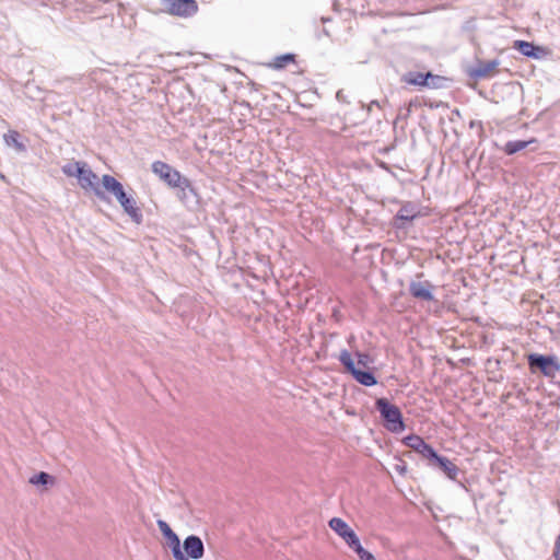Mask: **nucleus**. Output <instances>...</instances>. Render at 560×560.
<instances>
[{"label": "nucleus", "instance_id": "nucleus-1", "mask_svg": "<svg viewBox=\"0 0 560 560\" xmlns=\"http://www.w3.org/2000/svg\"><path fill=\"white\" fill-rule=\"evenodd\" d=\"M158 526L165 537L175 560H199L203 557L205 546L200 537L190 535L180 545L178 536L165 521H158Z\"/></svg>", "mask_w": 560, "mask_h": 560}, {"label": "nucleus", "instance_id": "nucleus-2", "mask_svg": "<svg viewBox=\"0 0 560 560\" xmlns=\"http://www.w3.org/2000/svg\"><path fill=\"white\" fill-rule=\"evenodd\" d=\"M62 173L68 177H75L78 185L86 192L94 194L101 200H106L102 178L92 171L86 162L70 161L62 166Z\"/></svg>", "mask_w": 560, "mask_h": 560}, {"label": "nucleus", "instance_id": "nucleus-3", "mask_svg": "<svg viewBox=\"0 0 560 560\" xmlns=\"http://www.w3.org/2000/svg\"><path fill=\"white\" fill-rule=\"evenodd\" d=\"M152 172L172 188H180L182 190L191 188L190 180L165 162H153Z\"/></svg>", "mask_w": 560, "mask_h": 560}, {"label": "nucleus", "instance_id": "nucleus-4", "mask_svg": "<svg viewBox=\"0 0 560 560\" xmlns=\"http://www.w3.org/2000/svg\"><path fill=\"white\" fill-rule=\"evenodd\" d=\"M375 407L385 421V428L388 431L398 433L405 430L402 415L397 406L390 404L386 398H378Z\"/></svg>", "mask_w": 560, "mask_h": 560}, {"label": "nucleus", "instance_id": "nucleus-5", "mask_svg": "<svg viewBox=\"0 0 560 560\" xmlns=\"http://www.w3.org/2000/svg\"><path fill=\"white\" fill-rule=\"evenodd\" d=\"M527 363L533 373L539 372L548 378H555L560 372V362L556 355L529 353Z\"/></svg>", "mask_w": 560, "mask_h": 560}, {"label": "nucleus", "instance_id": "nucleus-6", "mask_svg": "<svg viewBox=\"0 0 560 560\" xmlns=\"http://www.w3.org/2000/svg\"><path fill=\"white\" fill-rule=\"evenodd\" d=\"M161 5L163 12L184 19L194 16L199 10L196 0H161Z\"/></svg>", "mask_w": 560, "mask_h": 560}, {"label": "nucleus", "instance_id": "nucleus-7", "mask_svg": "<svg viewBox=\"0 0 560 560\" xmlns=\"http://www.w3.org/2000/svg\"><path fill=\"white\" fill-rule=\"evenodd\" d=\"M500 61L498 59L488 61L477 60L476 65L470 67L467 73L470 78L476 80L488 79L497 73Z\"/></svg>", "mask_w": 560, "mask_h": 560}, {"label": "nucleus", "instance_id": "nucleus-8", "mask_svg": "<svg viewBox=\"0 0 560 560\" xmlns=\"http://www.w3.org/2000/svg\"><path fill=\"white\" fill-rule=\"evenodd\" d=\"M102 186L105 190V195H113L119 205H122V202L129 197L125 191L122 184L109 174H104L102 176Z\"/></svg>", "mask_w": 560, "mask_h": 560}, {"label": "nucleus", "instance_id": "nucleus-9", "mask_svg": "<svg viewBox=\"0 0 560 560\" xmlns=\"http://www.w3.org/2000/svg\"><path fill=\"white\" fill-rule=\"evenodd\" d=\"M439 79L440 77L431 72L422 73L410 71L402 75L401 81L411 85L435 88Z\"/></svg>", "mask_w": 560, "mask_h": 560}, {"label": "nucleus", "instance_id": "nucleus-10", "mask_svg": "<svg viewBox=\"0 0 560 560\" xmlns=\"http://www.w3.org/2000/svg\"><path fill=\"white\" fill-rule=\"evenodd\" d=\"M420 211L418 207L412 202H405L397 214L394 217V226L397 229H405L407 222H411L418 218Z\"/></svg>", "mask_w": 560, "mask_h": 560}, {"label": "nucleus", "instance_id": "nucleus-11", "mask_svg": "<svg viewBox=\"0 0 560 560\" xmlns=\"http://www.w3.org/2000/svg\"><path fill=\"white\" fill-rule=\"evenodd\" d=\"M404 443L410 447L411 450L416 451L422 457L429 459L430 462L438 454L433 447L424 442L422 438L419 435H409L404 439Z\"/></svg>", "mask_w": 560, "mask_h": 560}, {"label": "nucleus", "instance_id": "nucleus-12", "mask_svg": "<svg viewBox=\"0 0 560 560\" xmlns=\"http://www.w3.org/2000/svg\"><path fill=\"white\" fill-rule=\"evenodd\" d=\"M434 285L430 281H411L409 284V293L422 301H433L432 290Z\"/></svg>", "mask_w": 560, "mask_h": 560}, {"label": "nucleus", "instance_id": "nucleus-13", "mask_svg": "<svg viewBox=\"0 0 560 560\" xmlns=\"http://www.w3.org/2000/svg\"><path fill=\"white\" fill-rule=\"evenodd\" d=\"M352 378H354L361 385L368 386V387L377 384V380H376L372 369L355 368L353 361H352Z\"/></svg>", "mask_w": 560, "mask_h": 560}, {"label": "nucleus", "instance_id": "nucleus-14", "mask_svg": "<svg viewBox=\"0 0 560 560\" xmlns=\"http://www.w3.org/2000/svg\"><path fill=\"white\" fill-rule=\"evenodd\" d=\"M430 464L433 466H438L450 479H456L458 468L448 458L436 454L435 457L430 462Z\"/></svg>", "mask_w": 560, "mask_h": 560}, {"label": "nucleus", "instance_id": "nucleus-15", "mask_svg": "<svg viewBox=\"0 0 560 560\" xmlns=\"http://www.w3.org/2000/svg\"><path fill=\"white\" fill-rule=\"evenodd\" d=\"M513 48L526 57L536 59L540 57L539 52L542 50L540 47H537L533 43L526 40H515Z\"/></svg>", "mask_w": 560, "mask_h": 560}, {"label": "nucleus", "instance_id": "nucleus-16", "mask_svg": "<svg viewBox=\"0 0 560 560\" xmlns=\"http://www.w3.org/2000/svg\"><path fill=\"white\" fill-rule=\"evenodd\" d=\"M120 207L124 209V211L137 223L141 222L142 213L140 208L137 205V200L129 196Z\"/></svg>", "mask_w": 560, "mask_h": 560}, {"label": "nucleus", "instance_id": "nucleus-17", "mask_svg": "<svg viewBox=\"0 0 560 560\" xmlns=\"http://www.w3.org/2000/svg\"><path fill=\"white\" fill-rule=\"evenodd\" d=\"M329 527L340 537H342L347 542H350V527L343 520L339 517L331 518L329 521Z\"/></svg>", "mask_w": 560, "mask_h": 560}, {"label": "nucleus", "instance_id": "nucleus-18", "mask_svg": "<svg viewBox=\"0 0 560 560\" xmlns=\"http://www.w3.org/2000/svg\"><path fill=\"white\" fill-rule=\"evenodd\" d=\"M536 140L535 139H530L528 141H525V140H514V141H508L503 148V151L508 154V155H513L522 150H524L525 148L528 147V144L535 142Z\"/></svg>", "mask_w": 560, "mask_h": 560}, {"label": "nucleus", "instance_id": "nucleus-19", "mask_svg": "<svg viewBox=\"0 0 560 560\" xmlns=\"http://www.w3.org/2000/svg\"><path fill=\"white\" fill-rule=\"evenodd\" d=\"M352 550L359 556L360 560H376L374 555L364 549L357 535L352 532Z\"/></svg>", "mask_w": 560, "mask_h": 560}, {"label": "nucleus", "instance_id": "nucleus-20", "mask_svg": "<svg viewBox=\"0 0 560 560\" xmlns=\"http://www.w3.org/2000/svg\"><path fill=\"white\" fill-rule=\"evenodd\" d=\"M3 139L9 147H13L16 151H25V145L20 141V133L16 130H10Z\"/></svg>", "mask_w": 560, "mask_h": 560}, {"label": "nucleus", "instance_id": "nucleus-21", "mask_svg": "<svg viewBox=\"0 0 560 560\" xmlns=\"http://www.w3.org/2000/svg\"><path fill=\"white\" fill-rule=\"evenodd\" d=\"M294 61H295L294 55L285 54V55H281V56L276 57L272 60V62L269 63V67H271L273 69H283L288 65L293 63Z\"/></svg>", "mask_w": 560, "mask_h": 560}, {"label": "nucleus", "instance_id": "nucleus-22", "mask_svg": "<svg viewBox=\"0 0 560 560\" xmlns=\"http://www.w3.org/2000/svg\"><path fill=\"white\" fill-rule=\"evenodd\" d=\"M358 361L355 368L372 369L373 359L369 354L357 353Z\"/></svg>", "mask_w": 560, "mask_h": 560}, {"label": "nucleus", "instance_id": "nucleus-23", "mask_svg": "<svg viewBox=\"0 0 560 560\" xmlns=\"http://www.w3.org/2000/svg\"><path fill=\"white\" fill-rule=\"evenodd\" d=\"M50 481H51V477L47 472H44V471H42L37 475H34L30 479V482L33 485H47Z\"/></svg>", "mask_w": 560, "mask_h": 560}, {"label": "nucleus", "instance_id": "nucleus-24", "mask_svg": "<svg viewBox=\"0 0 560 560\" xmlns=\"http://www.w3.org/2000/svg\"><path fill=\"white\" fill-rule=\"evenodd\" d=\"M555 560H560V535L557 537L553 549Z\"/></svg>", "mask_w": 560, "mask_h": 560}, {"label": "nucleus", "instance_id": "nucleus-25", "mask_svg": "<svg viewBox=\"0 0 560 560\" xmlns=\"http://www.w3.org/2000/svg\"><path fill=\"white\" fill-rule=\"evenodd\" d=\"M341 362L343 363L345 368L347 371H350V354H348L347 352H345L342 355H341Z\"/></svg>", "mask_w": 560, "mask_h": 560}, {"label": "nucleus", "instance_id": "nucleus-26", "mask_svg": "<svg viewBox=\"0 0 560 560\" xmlns=\"http://www.w3.org/2000/svg\"><path fill=\"white\" fill-rule=\"evenodd\" d=\"M396 469H397V471H398L399 474H401V475H404V474H405V471H406V467H405V466H399V465H397V466H396Z\"/></svg>", "mask_w": 560, "mask_h": 560}, {"label": "nucleus", "instance_id": "nucleus-27", "mask_svg": "<svg viewBox=\"0 0 560 560\" xmlns=\"http://www.w3.org/2000/svg\"><path fill=\"white\" fill-rule=\"evenodd\" d=\"M337 98H341V92L337 93Z\"/></svg>", "mask_w": 560, "mask_h": 560}, {"label": "nucleus", "instance_id": "nucleus-28", "mask_svg": "<svg viewBox=\"0 0 560 560\" xmlns=\"http://www.w3.org/2000/svg\"><path fill=\"white\" fill-rule=\"evenodd\" d=\"M371 105H378L377 102L372 101Z\"/></svg>", "mask_w": 560, "mask_h": 560}]
</instances>
